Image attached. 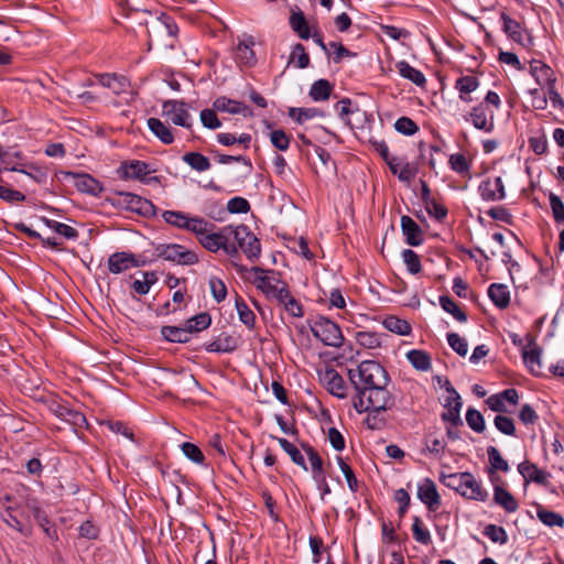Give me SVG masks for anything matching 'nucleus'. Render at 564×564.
Returning <instances> with one entry per match:
<instances>
[{"label":"nucleus","instance_id":"12","mask_svg":"<svg viewBox=\"0 0 564 564\" xmlns=\"http://www.w3.org/2000/svg\"><path fill=\"white\" fill-rule=\"evenodd\" d=\"M525 340L530 349H528L527 347L522 348L521 355L523 362L531 375H533L534 377H542V348L536 345L535 337L531 334H527Z\"/></svg>","mask_w":564,"mask_h":564},{"label":"nucleus","instance_id":"13","mask_svg":"<svg viewBox=\"0 0 564 564\" xmlns=\"http://www.w3.org/2000/svg\"><path fill=\"white\" fill-rule=\"evenodd\" d=\"M478 192L486 202H497L506 198L505 184L500 176L484 180L478 186Z\"/></svg>","mask_w":564,"mask_h":564},{"label":"nucleus","instance_id":"15","mask_svg":"<svg viewBox=\"0 0 564 564\" xmlns=\"http://www.w3.org/2000/svg\"><path fill=\"white\" fill-rule=\"evenodd\" d=\"M530 74L541 88L549 89V87H553L556 84L554 70L542 61L532 59L530 62Z\"/></svg>","mask_w":564,"mask_h":564},{"label":"nucleus","instance_id":"22","mask_svg":"<svg viewBox=\"0 0 564 564\" xmlns=\"http://www.w3.org/2000/svg\"><path fill=\"white\" fill-rule=\"evenodd\" d=\"M322 380L326 384L328 392L334 397L339 399L347 397L345 381L334 368H327L322 376Z\"/></svg>","mask_w":564,"mask_h":564},{"label":"nucleus","instance_id":"35","mask_svg":"<svg viewBox=\"0 0 564 564\" xmlns=\"http://www.w3.org/2000/svg\"><path fill=\"white\" fill-rule=\"evenodd\" d=\"M228 231H225V227L219 232H210L208 230L198 241L206 250L217 252L224 247Z\"/></svg>","mask_w":564,"mask_h":564},{"label":"nucleus","instance_id":"6","mask_svg":"<svg viewBox=\"0 0 564 564\" xmlns=\"http://www.w3.org/2000/svg\"><path fill=\"white\" fill-rule=\"evenodd\" d=\"M234 265L240 274L253 272L256 276L251 280L252 284L268 299H271L272 293L276 291V286L281 283L280 273L274 270H267L260 267L248 269L246 265L238 263H234Z\"/></svg>","mask_w":564,"mask_h":564},{"label":"nucleus","instance_id":"25","mask_svg":"<svg viewBox=\"0 0 564 564\" xmlns=\"http://www.w3.org/2000/svg\"><path fill=\"white\" fill-rule=\"evenodd\" d=\"M213 107L217 111L229 112L232 115L241 113L245 117L250 116L252 113L250 108L246 106L243 102L227 98L225 96L218 97L214 101Z\"/></svg>","mask_w":564,"mask_h":564},{"label":"nucleus","instance_id":"23","mask_svg":"<svg viewBox=\"0 0 564 564\" xmlns=\"http://www.w3.org/2000/svg\"><path fill=\"white\" fill-rule=\"evenodd\" d=\"M473 126L478 130L491 132L495 128L494 112L491 111L489 118L487 116V106L484 102L475 106L469 112Z\"/></svg>","mask_w":564,"mask_h":564},{"label":"nucleus","instance_id":"58","mask_svg":"<svg viewBox=\"0 0 564 564\" xmlns=\"http://www.w3.org/2000/svg\"><path fill=\"white\" fill-rule=\"evenodd\" d=\"M482 533L494 543H499L503 545L508 542L507 531L502 527L496 524H488L485 527Z\"/></svg>","mask_w":564,"mask_h":564},{"label":"nucleus","instance_id":"30","mask_svg":"<svg viewBox=\"0 0 564 564\" xmlns=\"http://www.w3.org/2000/svg\"><path fill=\"white\" fill-rule=\"evenodd\" d=\"M160 334H161L162 338L169 343L186 344L191 340V336L188 335L184 325H182V326L164 325L161 327Z\"/></svg>","mask_w":564,"mask_h":564},{"label":"nucleus","instance_id":"42","mask_svg":"<svg viewBox=\"0 0 564 564\" xmlns=\"http://www.w3.org/2000/svg\"><path fill=\"white\" fill-rule=\"evenodd\" d=\"M487 455L490 464V468L488 470L489 475H492L497 470L502 473H507L509 470L508 462L503 459L497 447L489 446L487 448Z\"/></svg>","mask_w":564,"mask_h":564},{"label":"nucleus","instance_id":"41","mask_svg":"<svg viewBox=\"0 0 564 564\" xmlns=\"http://www.w3.org/2000/svg\"><path fill=\"white\" fill-rule=\"evenodd\" d=\"M41 220L50 229L54 230L56 234L65 237L66 239L75 240L78 238L79 232L77 229L73 228L69 225L58 223L56 220L50 219L47 217H41Z\"/></svg>","mask_w":564,"mask_h":564},{"label":"nucleus","instance_id":"48","mask_svg":"<svg viewBox=\"0 0 564 564\" xmlns=\"http://www.w3.org/2000/svg\"><path fill=\"white\" fill-rule=\"evenodd\" d=\"M9 170L12 172L23 173V174L30 176L31 178H33L39 184H44V183H46V180H47L46 170L43 167L36 166L35 164H29L28 170L20 167L18 165H13V166L9 167Z\"/></svg>","mask_w":564,"mask_h":564},{"label":"nucleus","instance_id":"14","mask_svg":"<svg viewBox=\"0 0 564 564\" xmlns=\"http://www.w3.org/2000/svg\"><path fill=\"white\" fill-rule=\"evenodd\" d=\"M66 175L74 178V185L80 193L99 197L104 191L101 183L90 174L67 172Z\"/></svg>","mask_w":564,"mask_h":564},{"label":"nucleus","instance_id":"3","mask_svg":"<svg viewBox=\"0 0 564 564\" xmlns=\"http://www.w3.org/2000/svg\"><path fill=\"white\" fill-rule=\"evenodd\" d=\"M149 44L154 41L162 43L164 47L173 50L177 40L178 26L175 19L167 13L155 17L147 29Z\"/></svg>","mask_w":564,"mask_h":564},{"label":"nucleus","instance_id":"24","mask_svg":"<svg viewBox=\"0 0 564 564\" xmlns=\"http://www.w3.org/2000/svg\"><path fill=\"white\" fill-rule=\"evenodd\" d=\"M97 79L104 87L109 88L115 95L127 93L130 88V80L128 77L118 74H98Z\"/></svg>","mask_w":564,"mask_h":564},{"label":"nucleus","instance_id":"50","mask_svg":"<svg viewBox=\"0 0 564 564\" xmlns=\"http://www.w3.org/2000/svg\"><path fill=\"white\" fill-rule=\"evenodd\" d=\"M412 534L417 543L423 545H430L432 543L430 531L423 525L421 518L417 516L413 517Z\"/></svg>","mask_w":564,"mask_h":564},{"label":"nucleus","instance_id":"29","mask_svg":"<svg viewBox=\"0 0 564 564\" xmlns=\"http://www.w3.org/2000/svg\"><path fill=\"white\" fill-rule=\"evenodd\" d=\"M148 128L150 131L163 143L172 144L174 142V134L169 126L158 118H149Z\"/></svg>","mask_w":564,"mask_h":564},{"label":"nucleus","instance_id":"60","mask_svg":"<svg viewBox=\"0 0 564 564\" xmlns=\"http://www.w3.org/2000/svg\"><path fill=\"white\" fill-rule=\"evenodd\" d=\"M402 259L411 274H417L422 271L421 259L412 249H404L402 251Z\"/></svg>","mask_w":564,"mask_h":564},{"label":"nucleus","instance_id":"57","mask_svg":"<svg viewBox=\"0 0 564 564\" xmlns=\"http://www.w3.org/2000/svg\"><path fill=\"white\" fill-rule=\"evenodd\" d=\"M550 207L552 210L553 219L556 225L564 224V203L561 197L554 193L549 194Z\"/></svg>","mask_w":564,"mask_h":564},{"label":"nucleus","instance_id":"47","mask_svg":"<svg viewBox=\"0 0 564 564\" xmlns=\"http://www.w3.org/2000/svg\"><path fill=\"white\" fill-rule=\"evenodd\" d=\"M383 326L392 333H395L398 335H409L412 330V327L409 322L405 319H401L397 316H388L383 321Z\"/></svg>","mask_w":564,"mask_h":564},{"label":"nucleus","instance_id":"61","mask_svg":"<svg viewBox=\"0 0 564 564\" xmlns=\"http://www.w3.org/2000/svg\"><path fill=\"white\" fill-rule=\"evenodd\" d=\"M181 449L183 454L188 458L191 462L203 465L205 462V455L202 452V449L194 443L185 442L181 445Z\"/></svg>","mask_w":564,"mask_h":564},{"label":"nucleus","instance_id":"63","mask_svg":"<svg viewBox=\"0 0 564 564\" xmlns=\"http://www.w3.org/2000/svg\"><path fill=\"white\" fill-rule=\"evenodd\" d=\"M538 517L540 521L547 527H563L564 518L554 511L547 509H538Z\"/></svg>","mask_w":564,"mask_h":564},{"label":"nucleus","instance_id":"37","mask_svg":"<svg viewBox=\"0 0 564 564\" xmlns=\"http://www.w3.org/2000/svg\"><path fill=\"white\" fill-rule=\"evenodd\" d=\"M271 438L276 440L282 449L290 456L291 460L303 468L305 471H307V465L304 459V456L302 455L301 451L293 445L291 442H289L286 438L278 437L274 435H271Z\"/></svg>","mask_w":564,"mask_h":564},{"label":"nucleus","instance_id":"9","mask_svg":"<svg viewBox=\"0 0 564 564\" xmlns=\"http://www.w3.org/2000/svg\"><path fill=\"white\" fill-rule=\"evenodd\" d=\"M502 21V31L505 34L524 48H531L534 45V40L531 32L523 28L520 22L509 17L506 12L500 13Z\"/></svg>","mask_w":564,"mask_h":564},{"label":"nucleus","instance_id":"52","mask_svg":"<svg viewBox=\"0 0 564 564\" xmlns=\"http://www.w3.org/2000/svg\"><path fill=\"white\" fill-rule=\"evenodd\" d=\"M440 481L445 487L455 490L462 496V491L464 488V477L463 473H453V474H444L441 473Z\"/></svg>","mask_w":564,"mask_h":564},{"label":"nucleus","instance_id":"20","mask_svg":"<svg viewBox=\"0 0 564 564\" xmlns=\"http://www.w3.org/2000/svg\"><path fill=\"white\" fill-rule=\"evenodd\" d=\"M464 488L462 496L466 499L486 501L488 499V491L485 490L479 481L476 480L474 475L469 471H463Z\"/></svg>","mask_w":564,"mask_h":564},{"label":"nucleus","instance_id":"53","mask_svg":"<svg viewBox=\"0 0 564 564\" xmlns=\"http://www.w3.org/2000/svg\"><path fill=\"white\" fill-rule=\"evenodd\" d=\"M208 227H214V225L202 217L189 216L187 227H185V230L195 234L197 239L199 240L200 237H203L209 230Z\"/></svg>","mask_w":564,"mask_h":564},{"label":"nucleus","instance_id":"26","mask_svg":"<svg viewBox=\"0 0 564 564\" xmlns=\"http://www.w3.org/2000/svg\"><path fill=\"white\" fill-rule=\"evenodd\" d=\"M494 502L508 513H513L519 509V503L513 495L501 486L494 488Z\"/></svg>","mask_w":564,"mask_h":564},{"label":"nucleus","instance_id":"10","mask_svg":"<svg viewBox=\"0 0 564 564\" xmlns=\"http://www.w3.org/2000/svg\"><path fill=\"white\" fill-rule=\"evenodd\" d=\"M152 172L150 165L140 160L122 161L117 169V174L121 180H138L145 184L158 180L156 176L148 177Z\"/></svg>","mask_w":564,"mask_h":564},{"label":"nucleus","instance_id":"28","mask_svg":"<svg viewBox=\"0 0 564 564\" xmlns=\"http://www.w3.org/2000/svg\"><path fill=\"white\" fill-rule=\"evenodd\" d=\"M479 86V80L475 76H460L455 82V88L459 91V98L464 102H471L470 93L475 91Z\"/></svg>","mask_w":564,"mask_h":564},{"label":"nucleus","instance_id":"5","mask_svg":"<svg viewBox=\"0 0 564 564\" xmlns=\"http://www.w3.org/2000/svg\"><path fill=\"white\" fill-rule=\"evenodd\" d=\"M225 231H228L229 235H232L238 248L242 250L248 260L253 262L259 259L261 254L260 240L247 225L241 224L236 227L227 226L225 227Z\"/></svg>","mask_w":564,"mask_h":564},{"label":"nucleus","instance_id":"32","mask_svg":"<svg viewBox=\"0 0 564 564\" xmlns=\"http://www.w3.org/2000/svg\"><path fill=\"white\" fill-rule=\"evenodd\" d=\"M488 296L491 302L499 308H506L510 304V292L505 284H490L488 288Z\"/></svg>","mask_w":564,"mask_h":564},{"label":"nucleus","instance_id":"8","mask_svg":"<svg viewBox=\"0 0 564 564\" xmlns=\"http://www.w3.org/2000/svg\"><path fill=\"white\" fill-rule=\"evenodd\" d=\"M115 194L118 196V199L112 202V205H118L147 218L156 215V207L151 200L129 192L116 191Z\"/></svg>","mask_w":564,"mask_h":564},{"label":"nucleus","instance_id":"44","mask_svg":"<svg viewBox=\"0 0 564 564\" xmlns=\"http://www.w3.org/2000/svg\"><path fill=\"white\" fill-rule=\"evenodd\" d=\"M455 404L448 410L444 411L441 414V419L443 422H449L452 425L458 427L463 425V420L460 417V410L463 406L460 395L453 397Z\"/></svg>","mask_w":564,"mask_h":564},{"label":"nucleus","instance_id":"1","mask_svg":"<svg viewBox=\"0 0 564 564\" xmlns=\"http://www.w3.org/2000/svg\"><path fill=\"white\" fill-rule=\"evenodd\" d=\"M348 379L355 390L352 401L393 397L388 390L391 382L389 372L376 360H364L356 369H348Z\"/></svg>","mask_w":564,"mask_h":564},{"label":"nucleus","instance_id":"55","mask_svg":"<svg viewBox=\"0 0 564 564\" xmlns=\"http://www.w3.org/2000/svg\"><path fill=\"white\" fill-rule=\"evenodd\" d=\"M296 62L299 68H306L310 65L311 58L307 54L305 46L302 43H296L291 52L289 63Z\"/></svg>","mask_w":564,"mask_h":564},{"label":"nucleus","instance_id":"36","mask_svg":"<svg viewBox=\"0 0 564 564\" xmlns=\"http://www.w3.org/2000/svg\"><path fill=\"white\" fill-rule=\"evenodd\" d=\"M333 90L334 85L328 79L321 78L312 84L308 95L314 101H325Z\"/></svg>","mask_w":564,"mask_h":564},{"label":"nucleus","instance_id":"27","mask_svg":"<svg viewBox=\"0 0 564 564\" xmlns=\"http://www.w3.org/2000/svg\"><path fill=\"white\" fill-rule=\"evenodd\" d=\"M395 68L398 69L401 77L410 80L417 87H425L426 78L424 74L420 70L411 66L405 61H400L395 64Z\"/></svg>","mask_w":564,"mask_h":564},{"label":"nucleus","instance_id":"21","mask_svg":"<svg viewBox=\"0 0 564 564\" xmlns=\"http://www.w3.org/2000/svg\"><path fill=\"white\" fill-rule=\"evenodd\" d=\"M138 264L135 254L127 251L112 253L107 261L108 270L113 274H119Z\"/></svg>","mask_w":564,"mask_h":564},{"label":"nucleus","instance_id":"18","mask_svg":"<svg viewBox=\"0 0 564 564\" xmlns=\"http://www.w3.org/2000/svg\"><path fill=\"white\" fill-rule=\"evenodd\" d=\"M401 230L406 245L419 247L424 242L422 228L408 215L401 217Z\"/></svg>","mask_w":564,"mask_h":564},{"label":"nucleus","instance_id":"38","mask_svg":"<svg viewBox=\"0 0 564 564\" xmlns=\"http://www.w3.org/2000/svg\"><path fill=\"white\" fill-rule=\"evenodd\" d=\"M412 367L419 371H429L432 368V358L429 352L420 349H412L406 354Z\"/></svg>","mask_w":564,"mask_h":564},{"label":"nucleus","instance_id":"64","mask_svg":"<svg viewBox=\"0 0 564 564\" xmlns=\"http://www.w3.org/2000/svg\"><path fill=\"white\" fill-rule=\"evenodd\" d=\"M424 207L426 213L440 223H442L447 217V207L441 202H438L436 198L426 203Z\"/></svg>","mask_w":564,"mask_h":564},{"label":"nucleus","instance_id":"2","mask_svg":"<svg viewBox=\"0 0 564 564\" xmlns=\"http://www.w3.org/2000/svg\"><path fill=\"white\" fill-rule=\"evenodd\" d=\"M395 404L394 397L362 400L361 408L358 401H352L354 409L359 413H368L364 424L368 430L380 431L388 424L386 412L391 410Z\"/></svg>","mask_w":564,"mask_h":564},{"label":"nucleus","instance_id":"16","mask_svg":"<svg viewBox=\"0 0 564 564\" xmlns=\"http://www.w3.org/2000/svg\"><path fill=\"white\" fill-rule=\"evenodd\" d=\"M417 498L430 511H436L442 503L436 485L431 478H425L423 482L419 485Z\"/></svg>","mask_w":564,"mask_h":564},{"label":"nucleus","instance_id":"31","mask_svg":"<svg viewBox=\"0 0 564 564\" xmlns=\"http://www.w3.org/2000/svg\"><path fill=\"white\" fill-rule=\"evenodd\" d=\"M32 513L36 523L43 529L46 536L52 542H57L59 540L58 532L56 527L51 523L46 512L40 507H33Z\"/></svg>","mask_w":564,"mask_h":564},{"label":"nucleus","instance_id":"39","mask_svg":"<svg viewBox=\"0 0 564 564\" xmlns=\"http://www.w3.org/2000/svg\"><path fill=\"white\" fill-rule=\"evenodd\" d=\"M291 29L302 40H308L311 37L310 26L306 18L302 11L292 12L289 19Z\"/></svg>","mask_w":564,"mask_h":564},{"label":"nucleus","instance_id":"54","mask_svg":"<svg viewBox=\"0 0 564 564\" xmlns=\"http://www.w3.org/2000/svg\"><path fill=\"white\" fill-rule=\"evenodd\" d=\"M466 422L468 426L476 433H482L486 429L484 415L474 408H468L466 411Z\"/></svg>","mask_w":564,"mask_h":564},{"label":"nucleus","instance_id":"4","mask_svg":"<svg viewBox=\"0 0 564 564\" xmlns=\"http://www.w3.org/2000/svg\"><path fill=\"white\" fill-rule=\"evenodd\" d=\"M307 324L314 337L319 339L325 346L340 347L344 341V336L338 324L330 318L317 315L314 318L307 319Z\"/></svg>","mask_w":564,"mask_h":564},{"label":"nucleus","instance_id":"45","mask_svg":"<svg viewBox=\"0 0 564 564\" xmlns=\"http://www.w3.org/2000/svg\"><path fill=\"white\" fill-rule=\"evenodd\" d=\"M235 304L240 322L249 329H252L256 324L254 313L249 308L247 303L239 295H237Z\"/></svg>","mask_w":564,"mask_h":564},{"label":"nucleus","instance_id":"19","mask_svg":"<svg viewBox=\"0 0 564 564\" xmlns=\"http://www.w3.org/2000/svg\"><path fill=\"white\" fill-rule=\"evenodd\" d=\"M519 474L524 478L525 482H535L540 486L547 487L550 474L538 468V466L529 460H524L518 465Z\"/></svg>","mask_w":564,"mask_h":564},{"label":"nucleus","instance_id":"43","mask_svg":"<svg viewBox=\"0 0 564 564\" xmlns=\"http://www.w3.org/2000/svg\"><path fill=\"white\" fill-rule=\"evenodd\" d=\"M182 160L197 172H205L210 169L209 159L199 152H186Z\"/></svg>","mask_w":564,"mask_h":564},{"label":"nucleus","instance_id":"51","mask_svg":"<svg viewBox=\"0 0 564 564\" xmlns=\"http://www.w3.org/2000/svg\"><path fill=\"white\" fill-rule=\"evenodd\" d=\"M162 218L173 227L185 229V227H187L189 215L180 210H165L162 214Z\"/></svg>","mask_w":564,"mask_h":564},{"label":"nucleus","instance_id":"33","mask_svg":"<svg viewBox=\"0 0 564 564\" xmlns=\"http://www.w3.org/2000/svg\"><path fill=\"white\" fill-rule=\"evenodd\" d=\"M212 325V316L208 312H202L196 314L189 318H187L184 323V327L186 328L188 335L198 334L205 329H207Z\"/></svg>","mask_w":564,"mask_h":564},{"label":"nucleus","instance_id":"7","mask_svg":"<svg viewBox=\"0 0 564 564\" xmlns=\"http://www.w3.org/2000/svg\"><path fill=\"white\" fill-rule=\"evenodd\" d=\"M154 252L158 258L180 265H193L199 261L194 251L187 250L178 243H159L155 246Z\"/></svg>","mask_w":564,"mask_h":564},{"label":"nucleus","instance_id":"11","mask_svg":"<svg viewBox=\"0 0 564 564\" xmlns=\"http://www.w3.org/2000/svg\"><path fill=\"white\" fill-rule=\"evenodd\" d=\"M162 111L174 124L186 129L192 128L188 104L184 100H165L162 105Z\"/></svg>","mask_w":564,"mask_h":564},{"label":"nucleus","instance_id":"46","mask_svg":"<svg viewBox=\"0 0 564 564\" xmlns=\"http://www.w3.org/2000/svg\"><path fill=\"white\" fill-rule=\"evenodd\" d=\"M441 307L448 314H452L454 318L460 323L467 321V314L458 307L456 302L448 295H441L438 297Z\"/></svg>","mask_w":564,"mask_h":564},{"label":"nucleus","instance_id":"59","mask_svg":"<svg viewBox=\"0 0 564 564\" xmlns=\"http://www.w3.org/2000/svg\"><path fill=\"white\" fill-rule=\"evenodd\" d=\"M449 167L462 175L468 174L470 170V162L463 153H454L448 159Z\"/></svg>","mask_w":564,"mask_h":564},{"label":"nucleus","instance_id":"62","mask_svg":"<svg viewBox=\"0 0 564 564\" xmlns=\"http://www.w3.org/2000/svg\"><path fill=\"white\" fill-rule=\"evenodd\" d=\"M496 429L505 435L516 436V425L512 417L507 415H496L494 419Z\"/></svg>","mask_w":564,"mask_h":564},{"label":"nucleus","instance_id":"34","mask_svg":"<svg viewBox=\"0 0 564 564\" xmlns=\"http://www.w3.org/2000/svg\"><path fill=\"white\" fill-rule=\"evenodd\" d=\"M237 348V340L227 334H221L217 339L205 345L208 352H231Z\"/></svg>","mask_w":564,"mask_h":564},{"label":"nucleus","instance_id":"49","mask_svg":"<svg viewBox=\"0 0 564 564\" xmlns=\"http://www.w3.org/2000/svg\"><path fill=\"white\" fill-rule=\"evenodd\" d=\"M289 116L297 123L302 124L306 120L313 119L315 117H323L324 112L318 108H290Z\"/></svg>","mask_w":564,"mask_h":564},{"label":"nucleus","instance_id":"17","mask_svg":"<svg viewBox=\"0 0 564 564\" xmlns=\"http://www.w3.org/2000/svg\"><path fill=\"white\" fill-rule=\"evenodd\" d=\"M253 45L254 39L251 35L238 43L235 48V61L240 67H252L257 64Z\"/></svg>","mask_w":564,"mask_h":564},{"label":"nucleus","instance_id":"56","mask_svg":"<svg viewBox=\"0 0 564 564\" xmlns=\"http://www.w3.org/2000/svg\"><path fill=\"white\" fill-rule=\"evenodd\" d=\"M356 340L360 346L369 349L381 346V336L375 332H358L356 334Z\"/></svg>","mask_w":564,"mask_h":564},{"label":"nucleus","instance_id":"40","mask_svg":"<svg viewBox=\"0 0 564 564\" xmlns=\"http://www.w3.org/2000/svg\"><path fill=\"white\" fill-rule=\"evenodd\" d=\"M301 447L306 453V455L308 457V460L312 466V474H313L314 480H318L322 476H324L322 457L315 451V448L313 446H311L308 443H302Z\"/></svg>","mask_w":564,"mask_h":564}]
</instances>
